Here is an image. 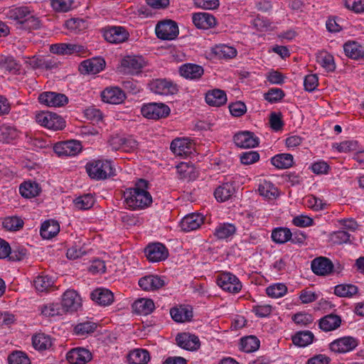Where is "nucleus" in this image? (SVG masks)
Wrapping results in <instances>:
<instances>
[{"mask_svg": "<svg viewBox=\"0 0 364 364\" xmlns=\"http://www.w3.org/2000/svg\"><path fill=\"white\" fill-rule=\"evenodd\" d=\"M292 233L287 228H275L272 232V239L278 244H284L290 240Z\"/></svg>", "mask_w": 364, "mask_h": 364, "instance_id": "44", "label": "nucleus"}, {"mask_svg": "<svg viewBox=\"0 0 364 364\" xmlns=\"http://www.w3.org/2000/svg\"><path fill=\"white\" fill-rule=\"evenodd\" d=\"M311 267L315 274L327 276L333 272L334 266L328 258L319 257L311 261Z\"/></svg>", "mask_w": 364, "mask_h": 364, "instance_id": "13", "label": "nucleus"}, {"mask_svg": "<svg viewBox=\"0 0 364 364\" xmlns=\"http://www.w3.org/2000/svg\"><path fill=\"white\" fill-rule=\"evenodd\" d=\"M86 171L88 176L95 180H105L115 175L111 161L107 160H96L87 163Z\"/></svg>", "mask_w": 364, "mask_h": 364, "instance_id": "2", "label": "nucleus"}, {"mask_svg": "<svg viewBox=\"0 0 364 364\" xmlns=\"http://www.w3.org/2000/svg\"><path fill=\"white\" fill-rule=\"evenodd\" d=\"M285 94L280 88H272L269 90L264 95V99L271 103H275L280 101Z\"/></svg>", "mask_w": 364, "mask_h": 364, "instance_id": "54", "label": "nucleus"}, {"mask_svg": "<svg viewBox=\"0 0 364 364\" xmlns=\"http://www.w3.org/2000/svg\"><path fill=\"white\" fill-rule=\"evenodd\" d=\"M236 232V228L231 223H222L218 225L214 235L219 240L228 239L232 237Z\"/></svg>", "mask_w": 364, "mask_h": 364, "instance_id": "41", "label": "nucleus"}, {"mask_svg": "<svg viewBox=\"0 0 364 364\" xmlns=\"http://www.w3.org/2000/svg\"><path fill=\"white\" fill-rule=\"evenodd\" d=\"M316 62L326 72H332L336 69L333 55L326 51H321L316 55Z\"/></svg>", "mask_w": 364, "mask_h": 364, "instance_id": "38", "label": "nucleus"}, {"mask_svg": "<svg viewBox=\"0 0 364 364\" xmlns=\"http://www.w3.org/2000/svg\"><path fill=\"white\" fill-rule=\"evenodd\" d=\"M141 112L147 119H159L168 116L170 108L164 103L152 102L144 105Z\"/></svg>", "mask_w": 364, "mask_h": 364, "instance_id": "6", "label": "nucleus"}, {"mask_svg": "<svg viewBox=\"0 0 364 364\" xmlns=\"http://www.w3.org/2000/svg\"><path fill=\"white\" fill-rule=\"evenodd\" d=\"M146 65V62L140 55H127L121 61V66L124 72L131 75L139 73Z\"/></svg>", "mask_w": 364, "mask_h": 364, "instance_id": "8", "label": "nucleus"}, {"mask_svg": "<svg viewBox=\"0 0 364 364\" xmlns=\"http://www.w3.org/2000/svg\"><path fill=\"white\" fill-rule=\"evenodd\" d=\"M178 178L183 180H194L198 173L195 167L192 164L186 162H181L176 166Z\"/></svg>", "mask_w": 364, "mask_h": 364, "instance_id": "36", "label": "nucleus"}, {"mask_svg": "<svg viewBox=\"0 0 364 364\" xmlns=\"http://www.w3.org/2000/svg\"><path fill=\"white\" fill-rule=\"evenodd\" d=\"M5 14L8 18L23 23L31 11L27 6H19L9 8Z\"/></svg>", "mask_w": 364, "mask_h": 364, "instance_id": "33", "label": "nucleus"}, {"mask_svg": "<svg viewBox=\"0 0 364 364\" xmlns=\"http://www.w3.org/2000/svg\"><path fill=\"white\" fill-rule=\"evenodd\" d=\"M176 341L178 346L188 350H196L200 346L198 337L188 333L178 334Z\"/></svg>", "mask_w": 364, "mask_h": 364, "instance_id": "19", "label": "nucleus"}, {"mask_svg": "<svg viewBox=\"0 0 364 364\" xmlns=\"http://www.w3.org/2000/svg\"><path fill=\"white\" fill-rule=\"evenodd\" d=\"M0 67L1 69L9 72L16 73L19 70V65L11 57H6L0 59Z\"/></svg>", "mask_w": 364, "mask_h": 364, "instance_id": "58", "label": "nucleus"}, {"mask_svg": "<svg viewBox=\"0 0 364 364\" xmlns=\"http://www.w3.org/2000/svg\"><path fill=\"white\" fill-rule=\"evenodd\" d=\"M154 303L150 299H139L132 304L134 311L140 315H148L154 311Z\"/></svg>", "mask_w": 364, "mask_h": 364, "instance_id": "31", "label": "nucleus"}, {"mask_svg": "<svg viewBox=\"0 0 364 364\" xmlns=\"http://www.w3.org/2000/svg\"><path fill=\"white\" fill-rule=\"evenodd\" d=\"M259 159V154L255 151H249L244 152L240 156V161L242 164H252Z\"/></svg>", "mask_w": 364, "mask_h": 364, "instance_id": "61", "label": "nucleus"}, {"mask_svg": "<svg viewBox=\"0 0 364 364\" xmlns=\"http://www.w3.org/2000/svg\"><path fill=\"white\" fill-rule=\"evenodd\" d=\"M149 360V353L144 349H135L128 355V360L131 364H146Z\"/></svg>", "mask_w": 364, "mask_h": 364, "instance_id": "39", "label": "nucleus"}, {"mask_svg": "<svg viewBox=\"0 0 364 364\" xmlns=\"http://www.w3.org/2000/svg\"><path fill=\"white\" fill-rule=\"evenodd\" d=\"M358 291V287L350 284H338L334 288V294L340 297H352L355 295Z\"/></svg>", "mask_w": 364, "mask_h": 364, "instance_id": "43", "label": "nucleus"}, {"mask_svg": "<svg viewBox=\"0 0 364 364\" xmlns=\"http://www.w3.org/2000/svg\"><path fill=\"white\" fill-rule=\"evenodd\" d=\"M53 149L59 156H74L80 152L82 146L79 141L70 140L56 143Z\"/></svg>", "mask_w": 364, "mask_h": 364, "instance_id": "9", "label": "nucleus"}, {"mask_svg": "<svg viewBox=\"0 0 364 364\" xmlns=\"http://www.w3.org/2000/svg\"><path fill=\"white\" fill-rule=\"evenodd\" d=\"M357 143L353 141H344L341 143H334L332 147L338 152L347 153L356 149Z\"/></svg>", "mask_w": 364, "mask_h": 364, "instance_id": "60", "label": "nucleus"}, {"mask_svg": "<svg viewBox=\"0 0 364 364\" xmlns=\"http://www.w3.org/2000/svg\"><path fill=\"white\" fill-rule=\"evenodd\" d=\"M41 314L45 316H55L62 315L64 313L62 306L58 303H49L40 307Z\"/></svg>", "mask_w": 364, "mask_h": 364, "instance_id": "48", "label": "nucleus"}, {"mask_svg": "<svg viewBox=\"0 0 364 364\" xmlns=\"http://www.w3.org/2000/svg\"><path fill=\"white\" fill-rule=\"evenodd\" d=\"M147 186V181L140 179L134 188H129L124 191V204L127 208L132 210H141L151 204L152 197L146 190Z\"/></svg>", "mask_w": 364, "mask_h": 364, "instance_id": "1", "label": "nucleus"}, {"mask_svg": "<svg viewBox=\"0 0 364 364\" xmlns=\"http://www.w3.org/2000/svg\"><path fill=\"white\" fill-rule=\"evenodd\" d=\"M105 61L102 58H92L83 60L80 65V70L88 74H96L103 70Z\"/></svg>", "mask_w": 364, "mask_h": 364, "instance_id": "22", "label": "nucleus"}, {"mask_svg": "<svg viewBox=\"0 0 364 364\" xmlns=\"http://www.w3.org/2000/svg\"><path fill=\"white\" fill-rule=\"evenodd\" d=\"M81 298L76 291L66 290L62 296L61 306L65 311H75L81 306Z\"/></svg>", "mask_w": 364, "mask_h": 364, "instance_id": "12", "label": "nucleus"}, {"mask_svg": "<svg viewBox=\"0 0 364 364\" xmlns=\"http://www.w3.org/2000/svg\"><path fill=\"white\" fill-rule=\"evenodd\" d=\"M97 328V324L91 321H85L80 323L75 327V333L77 336H85L86 334L92 333Z\"/></svg>", "mask_w": 364, "mask_h": 364, "instance_id": "52", "label": "nucleus"}, {"mask_svg": "<svg viewBox=\"0 0 364 364\" xmlns=\"http://www.w3.org/2000/svg\"><path fill=\"white\" fill-rule=\"evenodd\" d=\"M60 231L58 223L54 220L45 221L41 228V235L44 239H50L55 236Z\"/></svg>", "mask_w": 364, "mask_h": 364, "instance_id": "35", "label": "nucleus"}, {"mask_svg": "<svg viewBox=\"0 0 364 364\" xmlns=\"http://www.w3.org/2000/svg\"><path fill=\"white\" fill-rule=\"evenodd\" d=\"M104 37L109 43H120L128 39L129 33L124 27L113 26L105 31Z\"/></svg>", "mask_w": 364, "mask_h": 364, "instance_id": "18", "label": "nucleus"}, {"mask_svg": "<svg viewBox=\"0 0 364 364\" xmlns=\"http://www.w3.org/2000/svg\"><path fill=\"white\" fill-rule=\"evenodd\" d=\"M235 188L232 182H227L218 186L215 192V198L219 202H224L230 198L235 193Z\"/></svg>", "mask_w": 364, "mask_h": 364, "instance_id": "30", "label": "nucleus"}, {"mask_svg": "<svg viewBox=\"0 0 364 364\" xmlns=\"http://www.w3.org/2000/svg\"><path fill=\"white\" fill-rule=\"evenodd\" d=\"M4 228L9 231H17L23 228V221L18 217L6 218L2 223Z\"/></svg>", "mask_w": 364, "mask_h": 364, "instance_id": "50", "label": "nucleus"}, {"mask_svg": "<svg viewBox=\"0 0 364 364\" xmlns=\"http://www.w3.org/2000/svg\"><path fill=\"white\" fill-rule=\"evenodd\" d=\"M287 291V287L282 283L274 284L266 289L267 294L272 298H279L283 296Z\"/></svg>", "mask_w": 364, "mask_h": 364, "instance_id": "51", "label": "nucleus"}, {"mask_svg": "<svg viewBox=\"0 0 364 364\" xmlns=\"http://www.w3.org/2000/svg\"><path fill=\"white\" fill-rule=\"evenodd\" d=\"M234 142L238 147L243 149L254 148L259 144V139L254 133L245 131L234 136Z\"/></svg>", "mask_w": 364, "mask_h": 364, "instance_id": "16", "label": "nucleus"}, {"mask_svg": "<svg viewBox=\"0 0 364 364\" xmlns=\"http://www.w3.org/2000/svg\"><path fill=\"white\" fill-rule=\"evenodd\" d=\"M147 259L153 262H157L166 259L168 252L166 247L161 243L149 245L145 249Z\"/></svg>", "mask_w": 364, "mask_h": 364, "instance_id": "14", "label": "nucleus"}, {"mask_svg": "<svg viewBox=\"0 0 364 364\" xmlns=\"http://www.w3.org/2000/svg\"><path fill=\"white\" fill-rule=\"evenodd\" d=\"M66 358L71 364H86L92 360V355L89 350L77 348L70 350L67 353Z\"/></svg>", "mask_w": 364, "mask_h": 364, "instance_id": "17", "label": "nucleus"}, {"mask_svg": "<svg viewBox=\"0 0 364 364\" xmlns=\"http://www.w3.org/2000/svg\"><path fill=\"white\" fill-rule=\"evenodd\" d=\"M36 120L40 125L53 130H62L65 127L64 119L55 113L41 112L36 115Z\"/></svg>", "mask_w": 364, "mask_h": 364, "instance_id": "4", "label": "nucleus"}, {"mask_svg": "<svg viewBox=\"0 0 364 364\" xmlns=\"http://www.w3.org/2000/svg\"><path fill=\"white\" fill-rule=\"evenodd\" d=\"M73 0H50V5L57 12H67L73 5Z\"/></svg>", "mask_w": 364, "mask_h": 364, "instance_id": "53", "label": "nucleus"}, {"mask_svg": "<svg viewBox=\"0 0 364 364\" xmlns=\"http://www.w3.org/2000/svg\"><path fill=\"white\" fill-rule=\"evenodd\" d=\"M156 36L161 40L175 39L179 33L177 23L171 19L159 21L155 28Z\"/></svg>", "mask_w": 364, "mask_h": 364, "instance_id": "5", "label": "nucleus"}, {"mask_svg": "<svg viewBox=\"0 0 364 364\" xmlns=\"http://www.w3.org/2000/svg\"><path fill=\"white\" fill-rule=\"evenodd\" d=\"M41 104L48 107H63L68 102V97L61 93L54 92H44L38 96Z\"/></svg>", "mask_w": 364, "mask_h": 364, "instance_id": "10", "label": "nucleus"}, {"mask_svg": "<svg viewBox=\"0 0 364 364\" xmlns=\"http://www.w3.org/2000/svg\"><path fill=\"white\" fill-rule=\"evenodd\" d=\"M358 345V341L352 336H345L331 343L330 349L337 353H346L354 350Z\"/></svg>", "mask_w": 364, "mask_h": 364, "instance_id": "11", "label": "nucleus"}, {"mask_svg": "<svg viewBox=\"0 0 364 364\" xmlns=\"http://www.w3.org/2000/svg\"><path fill=\"white\" fill-rule=\"evenodd\" d=\"M41 192V187L36 181H26L19 186V193L25 198H32Z\"/></svg>", "mask_w": 364, "mask_h": 364, "instance_id": "28", "label": "nucleus"}, {"mask_svg": "<svg viewBox=\"0 0 364 364\" xmlns=\"http://www.w3.org/2000/svg\"><path fill=\"white\" fill-rule=\"evenodd\" d=\"M85 50L83 46L73 43H55L50 46V51L57 55L80 54L85 53Z\"/></svg>", "mask_w": 364, "mask_h": 364, "instance_id": "15", "label": "nucleus"}, {"mask_svg": "<svg viewBox=\"0 0 364 364\" xmlns=\"http://www.w3.org/2000/svg\"><path fill=\"white\" fill-rule=\"evenodd\" d=\"M27 255V250L23 247L16 246L12 250L10 247L9 255L7 257L11 261H21Z\"/></svg>", "mask_w": 364, "mask_h": 364, "instance_id": "59", "label": "nucleus"}, {"mask_svg": "<svg viewBox=\"0 0 364 364\" xmlns=\"http://www.w3.org/2000/svg\"><path fill=\"white\" fill-rule=\"evenodd\" d=\"M139 287L144 291H155L163 287L166 282L164 278L154 274L141 277L138 282Z\"/></svg>", "mask_w": 364, "mask_h": 364, "instance_id": "20", "label": "nucleus"}, {"mask_svg": "<svg viewBox=\"0 0 364 364\" xmlns=\"http://www.w3.org/2000/svg\"><path fill=\"white\" fill-rule=\"evenodd\" d=\"M179 73L187 80H197L203 75L204 69L199 65L186 63L180 66Z\"/></svg>", "mask_w": 364, "mask_h": 364, "instance_id": "21", "label": "nucleus"}, {"mask_svg": "<svg viewBox=\"0 0 364 364\" xmlns=\"http://www.w3.org/2000/svg\"><path fill=\"white\" fill-rule=\"evenodd\" d=\"M32 343L36 349L44 350L51 347L52 340L48 335L44 333H38L33 336Z\"/></svg>", "mask_w": 364, "mask_h": 364, "instance_id": "42", "label": "nucleus"}, {"mask_svg": "<svg viewBox=\"0 0 364 364\" xmlns=\"http://www.w3.org/2000/svg\"><path fill=\"white\" fill-rule=\"evenodd\" d=\"M217 284L224 291L232 294L238 293L242 287L239 279L230 272H225L218 275Z\"/></svg>", "mask_w": 364, "mask_h": 364, "instance_id": "7", "label": "nucleus"}, {"mask_svg": "<svg viewBox=\"0 0 364 364\" xmlns=\"http://www.w3.org/2000/svg\"><path fill=\"white\" fill-rule=\"evenodd\" d=\"M350 235L344 230H338L331 235V240L338 245L350 242Z\"/></svg>", "mask_w": 364, "mask_h": 364, "instance_id": "63", "label": "nucleus"}, {"mask_svg": "<svg viewBox=\"0 0 364 364\" xmlns=\"http://www.w3.org/2000/svg\"><path fill=\"white\" fill-rule=\"evenodd\" d=\"M192 20L198 28L208 29L216 25L215 16L209 13L199 12L193 14Z\"/></svg>", "mask_w": 364, "mask_h": 364, "instance_id": "23", "label": "nucleus"}, {"mask_svg": "<svg viewBox=\"0 0 364 364\" xmlns=\"http://www.w3.org/2000/svg\"><path fill=\"white\" fill-rule=\"evenodd\" d=\"M149 90L156 95H173L179 89L177 84L166 78L154 79L148 84Z\"/></svg>", "mask_w": 364, "mask_h": 364, "instance_id": "3", "label": "nucleus"}, {"mask_svg": "<svg viewBox=\"0 0 364 364\" xmlns=\"http://www.w3.org/2000/svg\"><path fill=\"white\" fill-rule=\"evenodd\" d=\"M259 347V341L254 336L242 338L240 341V348L246 353L257 350Z\"/></svg>", "mask_w": 364, "mask_h": 364, "instance_id": "46", "label": "nucleus"}, {"mask_svg": "<svg viewBox=\"0 0 364 364\" xmlns=\"http://www.w3.org/2000/svg\"><path fill=\"white\" fill-rule=\"evenodd\" d=\"M341 323V318L336 314H328L319 320V327L323 331L328 332L338 328Z\"/></svg>", "mask_w": 364, "mask_h": 364, "instance_id": "29", "label": "nucleus"}, {"mask_svg": "<svg viewBox=\"0 0 364 364\" xmlns=\"http://www.w3.org/2000/svg\"><path fill=\"white\" fill-rule=\"evenodd\" d=\"M104 102L109 104L118 105L125 99L124 92L119 87H107L101 93Z\"/></svg>", "mask_w": 364, "mask_h": 364, "instance_id": "24", "label": "nucleus"}, {"mask_svg": "<svg viewBox=\"0 0 364 364\" xmlns=\"http://www.w3.org/2000/svg\"><path fill=\"white\" fill-rule=\"evenodd\" d=\"M271 163L279 169H286L293 166L294 157L290 154H279L271 159Z\"/></svg>", "mask_w": 364, "mask_h": 364, "instance_id": "37", "label": "nucleus"}, {"mask_svg": "<svg viewBox=\"0 0 364 364\" xmlns=\"http://www.w3.org/2000/svg\"><path fill=\"white\" fill-rule=\"evenodd\" d=\"M344 5L355 13L364 12V0H344Z\"/></svg>", "mask_w": 364, "mask_h": 364, "instance_id": "62", "label": "nucleus"}, {"mask_svg": "<svg viewBox=\"0 0 364 364\" xmlns=\"http://www.w3.org/2000/svg\"><path fill=\"white\" fill-rule=\"evenodd\" d=\"M9 364H31V361L26 353L16 351L8 357Z\"/></svg>", "mask_w": 364, "mask_h": 364, "instance_id": "56", "label": "nucleus"}, {"mask_svg": "<svg viewBox=\"0 0 364 364\" xmlns=\"http://www.w3.org/2000/svg\"><path fill=\"white\" fill-rule=\"evenodd\" d=\"M170 149L176 155L183 156L191 152L192 144L187 138H178L172 141Z\"/></svg>", "mask_w": 364, "mask_h": 364, "instance_id": "26", "label": "nucleus"}, {"mask_svg": "<svg viewBox=\"0 0 364 364\" xmlns=\"http://www.w3.org/2000/svg\"><path fill=\"white\" fill-rule=\"evenodd\" d=\"M252 25L257 31L261 32L270 31L273 28L272 22L269 19L259 16L253 20Z\"/></svg>", "mask_w": 364, "mask_h": 364, "instance_id": "55", "label": "nucleus"}, {"mask_svg": "<svg viewBox=\"0 0 364 364\" xmlns=\"http://www.w3.org/2000/svg\"><path fill=\"white\" fill-rule=\"evenodd\" d=\"M53 284V280L47 275H39L33 281L36 289L40 292L48 291Z\"/></svg>", "mask_w": 364, "mask_h": 364, "instance_id": "45", "label": "nucleus"}, {"mask_svg": "<svg viewBox=\"0 0 364 364\" xmlns=\"http://www.w3.org/2000/svg\"><path fill=\"white\" fill-rule=\"evenodd\" d=\"M258 191L262 196L268 199L275 198L279 195L277 187L272 182L265 180L259 183Z\"/></svg>", "mask_w": 364, "mask_h": 364, "instance_id": "40", "label": "nucleus"}, {"mask_svg": "<svg viewBox=\"0 0 364 364\" xmlns=\"http://www.w3.org/2000/svg\"><path fill=\"white\" fill-rule=\"evenodd\" d=\"M346 55L355 60L362 58L364 56V48L355 41H348L343 45Z\"/></svg>", "mask_w": 364, "mask_h": 364, "instance_id": "34", "label": "nucleus"}, {"mask_svg": "<svg viewBox=\"0 0 364 364\" xmlns=\"http://www.w3.org/2000/svg\"><path fill=\"white\" fill-rule=\"evenodd\" d=\"M216 53L221 58L230 59L236 56L237 50L234 47L222 45L217 48Z\"/></svg>", "mask_w": 364, "mask_h": 364, "instance_id": "57", "label": "nucleus"}, {"mask_svg": "<svg viewBox=\"0 0 364 364\" xmlns=\"http://www.w3.org/2000/svg\"><path fill=\"white\" fill-rule=\"evenodd\" d=\"M75 205L80 210H88L95 203V198L92 194H85L77 197L75 200Z\"/></svg>", "mask_w": 364, "mask_h": 364, "instance_id": "49", "label": "nucleus"}, {"mask_svg": "<svg viewBox=\"0 0 364 364\" xmlns=\"http://www.w3.org/2000/svg\"><path fill=\"white\" fill-rule=\"evenodd\" d=\"M205 102L209 105L220 107L226 103L227 96L223 90L215 89L206 94Z\"/></svg>", "mask_w": 364, "mask_h": 364, "instance_id": "32", "label": "nucleus"}, {"mask_svg": "<svg viewBox=\"0 0 364 364\" xmlns=\"http://www.w3.org/2000/svg\"><path fill=\"white\" fill-rule=\"evenodd\" d=\"M203 223V216L193 213L186 215L181 221V228L184 232L197 230Z\"/></svg>", "mask_w": 364, "mask_h": 364, "instance_id": "25", "label": "nucleus"}, {"mask_svg": "<svg viewBox=\"0 0 364 364\" xmlns=\"http://www.w3.org/2000/svg\"><path fill=\"white\" fill-rule=\"evenodd\" d=\"M292 320L301 326H307L312 323L314 318L311 314L307 313H298L293 316Z\"/></svg>", "mask_w": 364, "mask_h": 364, "instance_id": "64", "label": "nucleus"}, {"mask_svg": "<svg viewBox=\"0 0 364 364\" xmlns=\"http://www.w3.org/2000/svg\"><path fill=\"white\" fill-rule=\"evenodd\" d=\"M314 334L309 331H301L292 337L293 343L298 346L304 347L312 343Z\"/></svg>", "mask_w": 364, "mask_h": 364, "instance_id": "47", "label": "nucleus"}, {"mask_svg": "<svg viewBox=\"0 0 364 364\" xmlns=\"http://www.w3.org/2000/svg\"><path fill=\"white\" fill-rule=\"evenodd\" d=\"M92 300L101 306H109L114 301L113 293L107 289L98 288L92 291Z\"/></svg>", "mask_w": 364, "mask_h": 364, "instance_id": "27", "label": "nucleus"}]
</instances>
